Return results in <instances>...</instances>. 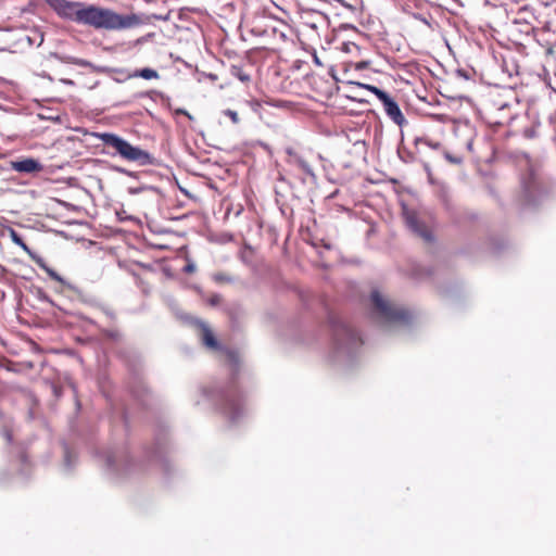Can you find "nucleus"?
Wrapping results in <instances>:
<instances>
[{
  "instance_id": "obj_1",
  "label": "nucleus",
  "mask_w": 556,
  "mask_h": 556,
  "mask_svg": "<svg viewBox=\"0 0 556 556\" xmlns=\"http://www.w3.org/2000/svg\"><path fill=\"white\" fill-rule=\"evenodd\" d=\"M53 9L61 17L94 30L121 31L142 23L137 14H121L111 8L86 2L54 0Z\"/></svg>"
},
{
  "instance_id": "obj_2",
  "label": "nucleus",
  "mask_w": 556,
  "mask_h": 556,
  "mask_svg": "<svg viewBox=\"0 0 556 556\" xmlns=\"http://www.w3.org/2000/svg\"><path fill=\"white\" fill-rule=\"evenodd\" d=\"M328 43L334 46L329 47V49L323 48V58H319L315 53V65L321 67L320 73L315 71V92L318 94L315 101L321 103L331 99L339 90L338 79L334 75V61L337 60L339 50L345 49L350 51L351 47L355 49L358 48L355 43L340 41L336 36H333Z\"/></svg>"
},
{
  "instance_id": "obj_3",
  "label": "nucleus",
  "mask_w": 556,
  "mask_h": 556,
  "mask_svg": "<svg viewBox=\"0 0 556 556\" xmlns=\"http://www.w3.org/2000/svg\"><path fill=\"white\" fill-rule=\"evenodd\" d=\"M100 139L104 146L112 148L115 153L127 162L137 163L141 166L151 165L154 162V157L148 151L130 144L115 134H101Z\"/></svg>"
},
{
  "instance_id": "obj_4",
  "label": "nucleus",
  "mask_w": 556,
  "mask_h": 556,
  "mask_svg": "<svg viewBox=\"0 0 556 556\" xmlns=\"http://www.w3.org/2000/svg\"><path fill=\"white\" fill-rule=\"evenodd\" d=\"M218 405L220 412L231 420L240 416L244 406V396L235 381L219 391Z\"/></svg>"
},
{
  "instance_id": "obj_5",
  "label": "nucleus",
  "mask_w": 556,
  "mask_h": 556,
  "mask_svg": "<svg viewBox=\"0 0 556 556\" xmlns=\"http://www.w3.org/2000/svg\"><path fill=\"white\" fill-rule=\"evenodd\" d=\"M371 301L375 309L389 323L407 324L412 319V315L407 309L392 305L378 291L371 292Z\"/></svg>"
},
{
  "instance_id": "obj_6",
  "label": "nucleus",
  "mask_w": 556,
  "mask_h": 556,
  "mask_svg": "<svg viewBox=\"0 0 556 556\" xmlns=\"http://www.w3.org/2000/svg\"><path fill=\"white\" fill-rule=\"evenodd\" d=\"M333 340L338 350L351 351L363 344L358 332L344 321H334Z\"/></svg>"
},
{
  "instance_id": "obj_7",
  "label": "nucleus",
  "mask_w": 556,
  "mask_h": 556,
  "mask_svg": "<svg viewBox=\"0 0 556 556\" xmlns=\"http://www.w3.org/2000/svg\"><path fill=\"white\" fill-rule=\"evenodd\" d=\"M356 86L361 88H365L372 92L383 104L384 111L387 115L399 126H402L405 122V117L401 112L399 104L391 98L386 91L377 88L372 85H366L361 83H355Z\"/></svg>"
},
{
  "instance_id": "obj_8",
  "label": "nucleus",
  "mask_w": 556,
  "mask_h": 556,
  "mask_svg": "<svg viewBox=\"0 0 556 556\" xmlns=\"http://www.w3.org/2000/svg\"><path fill=\"white\" fill-rule=\"evenodd\" d=\"M405 220L407 226L412 231H414L418 237L424 239L426 242H432L433 236L431 230L419 220L416 212L407 211L405 212Z\"/></svg>"
},
{
  "instance_id": "obj_9",
  "label": "nucleus",
  "mask_w": 556,
  "mask_h": 556,
  "mask_svg": "<svg viewBox=\"0 0 556 556\" xmlns=\"http://www.w3.org/2000/svg\"><path fill=\"white\" fill-rule=\"evenodd\" d=\"M11 168L17 173L37 174L43 170V165L36 159L25 157L12 161Z\"/></svg>"
},
{
  "instance_id": "obj_10",
  "label": "nucleus",
  "mask_w": 556,
  "mask_h": 556,
  "mask_svg": "<svg viewBox=\"0 0 556 556\" xmlns=\"http://www.w3.org/2000/svg\"><path fill=\"white\" fill-rule=\"evenodd\" d=\"M198 327L200 329L201 341L204 346L214 351H222L220 343L216 339L213 330L204 321H199Z\"/></svg>"
},
{
  "instance_id": "obj_11",
  "label": "nucleus",
  "mask_w": 556,
  "mask_h": 556,
  "mask_svg": "<svg viewBox=\"0 0 556 556\" xmlns=\"http://www.w3.org/2000/svg\"><path fill=\"white\" fill-rule=\"evenodd\" d=\"M292 91L300 97L309 98L311 92L313 91V83L311 76L307 74L303 76L301 79L295 78L291 81Z\"/></svg>"
},
{
  "instance_id": "obj_12",
  "label": "nucleus",
  "mask_w": 556,
  "mask_h": 556,
  "mask_svg": "<svg viewBox=\"0 0 556 556\" xmlns=\"http://www.w3.org/2000/svg\"><path fill=\"white\" fill-rule=\"evenodd\" d=\"M224 351V356H225V364L227 366H229V368L232 370V371H237L238 370V366H239V355L236 351H232V350H228V349H225L223 350Z\"/></svg>"
},
{
  "instance_id": "obj_13",
  "label": "nucleus",
  "mask_w": 556,
  "mask_h": 556,
  "mask_svg": "<svg viewBox=\"0 0 556 556\" xmlns=\"http://www.w3.org/2000/svg\"><path fill=\"white\" fill-rule=\"evenodd\" d=\"M130 78L132 77H141L143 79H157L160 77L159 73L150 67L137 70L134 74L129 75Z\"/></svg>"
},
{
  "instance_id": "obj_14",
  "label": "nucleus",
  "mask_w": 556,
  "mask_h": 556,
  "mask_svg": "<svg viewBox=\"0 0 556 556\" xmlns=\"http://www.w3.org/2000/svg\"><path fill=\"white\" fill-rule=\"evenodd\" d=\"M37 264L47 273V275L54 281L61 283L62 286L66 285L64 278L59 275L54 269L48 267L41 260L37 261Z\"/></svg>"
},
{
  "instance_id": "obj_15",
  "label": "nucleus",
  "mask_w": 556,
  "mask_h": 556,
  "mask_svg": "<svg viewBox=\"0 0 556 556\" xmlns=\"http://www.w3.org/2000/svg\"><path fill=\"white\" fill-rule=\"evenodd\" d=\"M9 235H10V238L11 240L18 247H21L25 252H27L28 254H30V249L28 248V245L25 243V241L23 240V238L13 229V228H10L9 229Z\"/></svg>"
},
{
  "instance_id": "obj_16",
  "label": "nucleus",
  "mask_w": 556,
  "mask_h": 556,
  "mask_svg": "<svg viewBox=\"0 0 556 556\" xmlns=\"http://www.w3.org/2000/svg\"><path fill=\"white\" fill-rule=\"evenodd\" d=\"M102 334L113 341H119L122 338V333L118 329H104L102 330Z\"/></svg>"
},
{
  "instance_id": "obj_17",
  "label": "nucleus",
  "mask_w": 556,
  "mask_h": 556,
  "mask_svg": "<svg viewBox=\"0 0 556 556\" xmlns=\"http://www.w3.org/2000/svg\"><path fill=\"white\" fill-rule=\"evenodd\" d=\"M205 302L210 306H218L222 302V296L217 293H212L205 298Z\"/></svg>"
},
{
  "instance_id": "obj_18",
  "label": "nucleus",
  "mask_w": 556,
  "mask_h": 556,
  "mask_svg": "<svg viewBox=\"0 0 556 556\" xmlns=\"http://www.w3.org/2000/svg\"><path fill=\"white\" fill-rule=\"evenodd\" d=\"M350 66H353L356 71H363L370 66V61L351 62Z\"/></svg>"
},
{
  "instance_id": "obj_19",
  "label": "nucleus",
  "mask_w": 556,
  "mask_h": 556,
  "mask_svg": "<svg viewBox=\"0 0 556 556\" xmlns=\"http://www.w3.org/2000/svg\"><path fill=\"white\" fill-rule=\"evenodd\" d=\"M224 114H225L226 116H228V117L231 119V122H232L233 124H237V123H239V121H240L239 115H238V113H237L236 111H232V110H226V111L224 112Z\"/></svg>"
},
{
  "instance_id": "obj_20",
  "label": "nucleus",
  "mask_w": 556,
  "mask_h": 556,
  "mask_svg": "<svg viewBox=\"0 0 556 556\" xmlns=\"http://www.w3.org/2000/svg\"><path fill=\"white\" fill-rule=\"evenodd\" d=\"M445 159L452 163V164H460L462 163V159L458 157V156H454L452 155L451 153L446 152L445 153Z\"/></svg>"
},
{
  "instance_id": "obj_21",
  "label": "nucleus",
  "mask_w": 556,
  "mask_h": 556,
  "mask_svg": "<svg viewBox=\"0 0 556 556\" xmlns=\"http://www.w3.org/2000/svg\"><path fill=\"white\" fill-rule=\"evenodd\" d=\"M301 236H302V239L305 240L307 243L313 244V242L309 240V230L308 229H306L305 232H302Z\"/></svg>"
},
{
  "instance_id": "obj_22",
  "label": "nucleus",
  "mask_w": 556,
  "mask_h": 556,
  "mask_svg": "<svg viewBox=\"0 0 556 556\" xmlns=\"http://www.w3.org/2000/svg\"><path fill=\"white\" fill-rule=\"evenodd\" d=\"M301 166L305 169V172L307 174H312L311 168L308 167V165L306 163L301 162Z\"/></svg>"
},
{
  "instance_id": "obj_23",
  "label": "nucleus",
  "mask_w": 556,
  "mask_h": 556,
  "mask_svg": "<svg viewBox=\"0 0 556 556\" xmlns=\"http://www.w3.org/2000/svg\"><path fill=\"white\" fill-rule=\"evenodd\" d=\"M193 270H194V266H193V265H187V266L185 267V271H186V273H192Z\"/></svg>"
},
{
  "instance_id": "obj_24",
  "label": "nucleus",
  "mask_w": 556,
  "mask_h": 556,
  "mask_svg": "<svg viewBox=\"0 0 556 556\" xmlns=\"http://www.w3.org/2000/svg\"><path fill=\"white\" fill-rule=\"evenodd\" d=\"M4 274V267L0 264V277Z\"/></svg>"
},
{
  "instance_id": "obj_25",
  "label": "nucleus",
  "mask_w": 556,
  "mask_h": 556,
  "mask_svg": "<svg viewBox=\"0 0 556 556\" xmlns=\"http://www.w3.org/2000/svg\"><path fill=\"white\" fill-rule=\"evenodd\" d=\"M429 146H430L431 148L437 149V148H439L440 143H433V144H432V143H429Z\"/></svg>"
},
{
  "instance_id": "obj_26",
  "label": "nucleus",
  "mask_w": 556,
  "mask_h": 556,
  "mask_svg": "<svg viewBox=\"0 0 556 556\" xmlns=\"http://www.w3.org/2000/svg\"><path fill=\"white\" fill-rule=\"evenodd\" d=\"M240 79H241V80H248V79H249V77H248V76H244V75H241V76H240Z\"/></svg>"
},
{
  "instance_id": "obj_27",
  "label": "nucleus",
  "mask_w": 556,
  "mask_h": 556,
  "mask_svg": "<svg viewBox=\"0 0 556 556\" xmlns=\"http://www.w3.org/2000/svg\"><path fill=\"white\" fill-rule=\"evenodd\" d=\"M324 247H325L327 250H329V249L331 248V247H330V244H324Z\"/></svg>"
}]
</instances>
